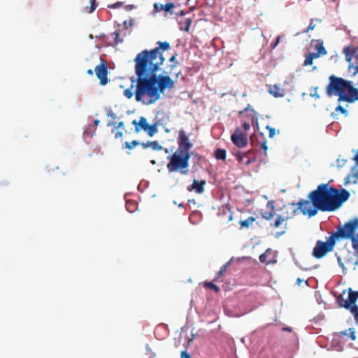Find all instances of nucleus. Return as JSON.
<instances>
[{"label":"nucleus","mask_w":358,"mask_h":358,"mask_svg":"<svg viewBox=\"0 0 358 358\" xmlns=\"http://www.w3.org/2000/svg\"><path fill=\"white\" fill-rule=\"evenodd\" d=\"M158 47L151 50L141 51L134 59L137 78H131L130 88L123 92L128 99L135 95L136 101L150 105L160 98L156 87L155 73L159 70L160 65L164 61L162 53L169 48V43L158 42Z\"/></svg>","instance_id":"obj_1"},{"label":"nucleus","mask_w":358,"mask_h":358,"mask_svg":"<svg viewBox=\"0 0 358 358\" xmlns=\"http://www.w3.org/2000/svg\"><path fill=\"white\" fill-rule=\"evenodd\" d=\"M350 197V193L345 189L338 190L334 187H329V183H322L317 189L312 191L309 201L301 199L297 203L302 214L308 217L315 216L318 210L322 212L334 211L339 208Z\"/></svg>","instance_id":"obj_2"},{"label":"nucleus","mask_w":358,"mask_h":358,"mask_svg":"<svg viewBox=\"0 0 358 358\" xmlns=\"http://www.w3.org/2000/svg\"><path fill=\"white\" fill-rule=\"evenodd\" d=\"M329 83L326 88L327 94L331 96H338V101L353 103L358 100V90L352 85L350 81L334 75L329 76Z\"/></svg>","instance_id":"obj_3"},{"label":"nucleus","mask_w":358,"mask_h":358,"mask_svg":"<svg viewBox=\"0 0 358 358\" xmlns=\"http://www.w3.org/2000/svg\"><path fill=\"white\" fill-rule=\"evenodd\" d=\"M351 229L350 227L347 229V232L344 229H338L327 238L326 242L317 241L313 248V255L317 259L323 257L334 249L336 240L340 239V237H348L352 233Z\"/></svg>","instance_id":"obj_4"},{"label":"nucleus","mask_w":358,"mask_h":358,"mask_svg":"<svg viewBox=\"0 0 358 358\" xmlns=\"http://www.w3.org/2000/svg\"><path fill=\"white\" fill-rule=\"evenodd\" d=\"M193 148L192 143L189 141V136L180 130V172L187 173V171L184 170L189 166V159L193 155L190 150Z\"/></svg>","instance_id":"obj_5"},{"label":"nucleus","mask_w":358,"mask_h":358,"mask_svg":"<svg viewBox=\"0 0 358 358\" xmlns=\"http://www.w3.org/2000/svg\"><path fill=\"white\" fill-rule=\"evenodd\" d=\"M345 295V292L341 294L337 299L338 303L340 306L350 310L351 313L354 316L356 324H358V306H352L358 299V292L352 291V289L350 288L346 297Z\"/></svg>","instance_id":"obj_6"},{"label":"nucleus","mask_w":358,"mask_h":358,"mask_svg":"<svg viewBox=\"0 0 358 358\" xmlns=\"http://www.w3.org/2000/svg\"><path fill=\"white\" fill-rule=\"evenodd\" d=\"M343 53L345 59L350 63L348 65V71H355L358 69V48L349 45L343 49Z\"/></svg>","instance_id":"obj_7"},{"label":"nucleus","mask_w":358,"mask_h":358,"mask_svg":"<svg viewBox=\"0 0 358 358\" xmlns=\"http://www.w3.org/2000/svg\"><path fill=\"white\" fill-rule=\"evenodd\" d=\"M316 44L315 45V50L316 52H310L306 56V59L303 62V66H309L313 64L314 59L319 58L321 55H326L327 52L324 47L322 41H315Z\"/></svg>","instance_id":"obj_8"},{"label":"nucleus","mask_w":358,"mask_h":358,"mask_svg":"<svg viewBox=\"0 0 358 358\" xmlns=\"http://www.w3.org/2000/svg\"><path fill=\"white\" fill-rule=\"evenodd\" d=\"M132 124L135 126L136 132H138L140 130L138 127V126H139L140 128L147 132L150 136H152L157 131L156 124H149L146 118L144 117H141L138 122L136 120H133Z\"/></svg>","instance_id":"obj_9"},{"label":"nucleus","mask_w":358,"mask_h":358,"mask_svg":"<svg viewBox=\"0 0 358 358\" xmlns=\"http://www.w3.org/2000/svg\"><path fill=\"white\" fill-rule=\"evenodd\" d=\"M233 154L239 163L243 164L246 166L256 161L255 152L253 150H250L243 152L237 150L233 152Z\"/></svg>","instance_id":"obj_10"},{"label":"nucleus","mask_w":358,"mask_h":358,"mask_svg":"<svg viewBox=\"0 0 358 358\" xmlns=\"http://www.w3.org/2000/svg\"><path fill=\"white\" fill-rule=\"evenodd\" d=\"M296 204L294 203L284 205L280 209V213L277 215L288 222V220L292 219L296 215L298 210H300L299 206L296 208Z\"/></svg>","instance_id":"obj_11"},{"label":"nucleus","mask_w":358,"mask_h":358,"mask_svg":"<svg viewBox=\"0 0 358 358\" xmlns=\"http://www.w3.org/2000/svg\"><path fill=\"white\" fill-rule=\"evenodd\" d=\"M270 227L274 229H279L276 231L275 236L279 238L284 235L288 229L287 221L276 215L273 222L270 223Z\"/></svg>","instance_id":"obj_12"},{"label":"nucleus","mask_w":358,"mask_h":358,"mask_svg":"<svg viewBox=\"0 0 358 358\" xmlns=\"http://www.w3.org/2000/svg\"><path fill=\"white\" fill-rule=\"evenodd\" d=\"M94 72L96 77L100 80V84L101 85H106L108 83V68L106 61L101 59V63L94 68Z\"/></svg>","instance_id":"obj_13"},{"label":"nucleus","mask_w":358,"mask_h":358,"mask_svg":"<svg viewBox=\"0 0 358 358\" xmlns=\"http://www.w3.org/2000/svg\"><path fill=\"white\" fill-rule=\"evenodd\" d=\"M155 80H156V87L158 90V94H160L161 92H164V91L167 88H172L173 87V81L171 79L170 77L166 76H157L155 74Z\"/></svg>","instance_id":"obj_14"},{"label":"nucleus","mask_w":358,"mask_h":358,"mask_svg":"<svg viewBox=\"0 0 358 358\" xmlns=\"http://www.w3.org/2000/svg\"><path fill=\"white\" fill-rule=\"evenodd\" d=\"M231 141L238 148H244L248 145V138L245 134L240 129H236L231 136Z\"/></svg>","instance_id":"obj_15"},{"label":"nucleus","mask_w":358,"mask_h":358,"mask_svg":"<svg viewBox=\"0 0 358 358\" xmlns=\"http://www.w3.org/2000/svg\"><path fill=\"white\" fill-rule=\"evenodd\" d=\"M169 162L167 164V169L169 172L179 170V151L176 150L172 155L167 157Z\"/></svg>","instance_id":"obj_16"},{"label":"nucleus","mask_w":358,"mask_h":358,"mask_svg":"<svg viewBox=\"0 0 358 358\" xmlns=\"http://www.w3.org/2000/svg\"><path fill=\"white\" fill-rule=\"evenodd\" d=\"M259 261L262 263L271 264L275 263L277 259L271 249L268 248L259 256Z\"/></svg>","instance_id":"obj_17"},{"label":"nucleus","mask_w":358,"mask_h":358,"mask_svg":"<svg viewBox=\"0 0 358 358\" xmlns=\"http://www.w3.org/2000/svg\"><path fill=\"white\" fill-rule=\"evenodd\" d=\"M206 185L205 180H197L194 179L192 184L187 187V189L190 192H194L197 194H201L204 192V185Z\"/></svg>","instance_id":"obj_18"},{"label":"nucleus","mask_w":358,"mask_h":358,"mask_svg":"<svg viewBox=\"0 0 358 358\" xmlns=\"http://www.w3.org/2000/svg\"><path fill=\"white\" fill-rule=\"evenodd\" d=\"M81 4L83 6V11L87 13H91L96 7V0H82Z\"/></svg>","instance_id":"obj_19"},{"label":"nucleus","mask_w":358,"mask_h":358,"mask_svg":"<svg viewBox=\"0 0 358 358\" xmlns=\"http://www.w3.org/2000/svg\"><path fill=\"white\" fill-rule=\"evenodd\" d=\"M255 136L251 137V142L252 145H255L254 141ZM255 138H258V143H259L260 148L264 151L265 155H266L268 150V146L266 144V141L264 140V136L262 133H259V134L255 136Z\"/></svg>","instance_id":"obj_20"},{"label":"nucleus","mask_w":358,"mask_h":358,"mask_svg":"<svg viewBox=\"0 0 358 358\" xmlns=\"http://www.w3.org/2000/svg\"><path fill=\"white\" fill-rule=\"evenodd\" d=\"M268 92L274 97H282L285 95V91L283 89L278 85H269Z\"/></svg>","instance_id":"obj_21"},{"label":"nucleus","mask_w":358,"mask_h":358,"mask_svg":"<svg viewBox=\"0 0 358 358\" xmlns=\"http://www.w3.org/2000/svg\"><path fill=\"white\" fill-rule=\"evenodd\" d=\"M260 214L263 219L268 221L271 220L275 215L276 216L275 210L264 211L261 210Z\"/></svg>","instance_id":"obj_22"},{"label":"nucleus","mask_w":358,"mask_h":358,"mask_svg":"<svg viewBox=\"0 0 358 358\" xmlns=\"http://www.w3.org/2000/svg\"><path fill=\"white\" fill-rule=\"evenodd\" d=\"M256 220V218L254 217H249L245 220H241L239 222V224L242 228H248L250 227L252 223Z\"/></svg>","instance_id":"obj_23"},{"label":"nucleus","mask_w":358,"mask_h":358,"mask_svg":"<svg viewBox=\"0 0 358 358\" xmlns=\"http://www.w3.org/2000/svg\"><path fill=\"white\" fill-rule=\"evenodd\" d=\"M226 150L224 149L218 148L215 151V157L217 159L225 160Z\"/></svg>","instance_id":"obj_24"},{"label":"nucleus","mask_w":358,"mask_h":358,"mask_svg":"<svg viewBox=\"0 0 358 358\" xmlns=\"http://www.w3.org/2000/svg\"><path fill=\"white\" fill-rule=\"evenodd\" d=\"M203 286L206 288H209L214 290L217 293L220 292V288L218 287V286H217L212 282H205Z\"/></svg>","instance_id":"obj_25"},{"label":"nucleus","mask_w":358,"mask_h":358,"mask_svg":"<svg viewBox=\"0 0 358 358\" xmlns=\"http://www.w3.org/2000/svg\"><path fill=\"white\" fill-rule=\"evenodd\" d=\"M192 22V20L190 17H185L184 20H180V23H183L185 24V27L183 28L185 31H189Z\"/></svg>","instance_id":"obj_26"},{"label":"nucleus","mask_w":358,"mask_h":358,"mask_svg":"<svg viewBox=\"0 0 358 358\" xmlns=\"http://www.w3.org/2000/svg\"><path fill=\"white\" fill-rule=\"evenodd\" d=\"M139 142L136 140H134L131 142H125L124 148L129 150L133 149L136 145H139Z\"/></svg>","instance_id":"obj_27"},{"label":"nucleus","mask_w":358,"mask_h":358,"mask_svg":"<svg viewBox=\"0 0 358 358\" xmlns=\"http://www.w3.org/2000/svg\"><path fill=\"white\" fill-rule=\"evenodd\" d=\"M149 148H151L153 150H159L162 149V146L157 141H149Z\"/></svg>","instance_id":"obj_28"},{"label":"nucleus","mask_w":358,"mask_h":358,"mask_svg":"<svg viewBox=\"0 0 358 358\" xmlns=\"http://www.w3.org/2000/svg\"><path fill=\"white\" fill-rule=\"evenodd\" d=\"M174 7V5L173 3H167L165 5L161 4L160 5V10H164L166 12H169Z\"/></svg>","instance_id":"obj_29"},{"label":"nucleus","mask_w":358,"mask_h":358,"mask_svg":"<svg viewBox=\"0 0 358 358\" xmlns=\"http://www.w3.org/2000/svg\"><path fill=\"white\" fill-rule=\"evenodd\" d=\"M315 20L317 21V20L311 19L308 27L303 31V33L307 34L310 31L313 30L315 28V24L314 23Z\"/></svg>","instance_id":"obj_30"},{"label":"nucleus","mask_w":358,"mask_h":358,"mask_svg":"<svg viewBox=\"0 0 358 358\" xmlns=\"http://www.w3.org/2000/svg\"><path fill=\"white\" fill-rule=\"evenodd\" d=\"M227 264H224L223 265L220 270L219 271V272L217 273L214 280H218L219 278L224 274V273L226 271V269H227Z\"/></svg>","instance_id":"obj_31"},{"label":"nucleus","mask_w":358,"mask_h":358,"mask_svg":"<svg viewBox=\"0 0 358 358\" xmlns=\"http://www.w3.org/2000/svg\"><path fill=\"white\" fill-rule=\"evenodd\" d=\"M177 206V201L176 199H173L172 198V196L169 199V201L167 203V208L169 210H172V207L174 206L176 208V206Z\"/></svg>","instance_id":"obj_32"},{"label":"nucleus","mask_w":358,"mask_h":358,"mask_svg":"<svg viewBox=\"0 0 358 358\" xmlns=\"http://www.w3.org/2000/svg\"><path fill=\"white\" fill-rule=\"evenodd\" d=\"M266 129L268 130V136L270 138H273L275 134V129L274 128L271 127L270 126H266Z\"/></svg>","instance_id":"obj_33"},{"label":"nucleus","mask_w":358,"mask_h":358,"mask_svg":"<svg viewBox=\"0 0 358 358\" xmlns=\"http://www.w3.org/2000/svg\"><path fill=\"white\" fill-rule=\"evenodd\" d=\"M336 111H339L340 113H343V114H345V115H348V111L341 106H338L336 108Z\"/></svg>","instance_id":"obj_34"},{"label":"nucleus","mask_w":358,"mask_h":358,"mask_svg":"<svg viewBox=\"0 0 358 358\" xmlns=\"http://www.w3.org/2000/svg\"><path fill=\"white\" fill-rule=\"evenodd\" d=\"M267 208H270V210H275V206H274V201L271 200L267 202L266 204Z\"/></svg>","instance_id":"obj_35"},{"label":"nucleus","mask_w":358,"mask_h":358,"mask_svg":"<svg viewBox=\"0 0 358 358\" xmlns=\"http://www.w3.org/2000/svg\"><path fill=\"white\" fill-rule=\"evenodd\" d=\"M180 358H191V355L184 350L180 352Z\"/></svg>","instance_id":"obj_36"},{"label":"nucleus","mask_w":358,"mask_h":358,"mask_svg":"<svg viewBox=\"0 0 358 358\" xmlns=\"http://www.w3.org/2000/svg\"><path fill=\"white\" fill-rule=\"evenodd\" d=\"M113 35L115 36V43H118L119 42H121V40H119L118 38L120 36V31H115Z\"/></svg>","instance_id":"obj_37"},{"label":"nucleus","mask_w":358,"mask_h":358,"mask_svg":"<svg viewBox=\"0 0 358 358\" xmlns=\"http://www.w3.org/2000/svg\"><path fill=\"white\" fill-rule=\"evenodd\" d=\"M350 337L352 341H355L356 339L355 332V331L352 329H350Z\"/></svg>","instance_id":"obj_38"},{"label":"nucleus","mask_w":358,"mask_h":358,"mask_svg":"<svg viewBox=\"0 0 358 358\" xmlns=\"http://www.w3.org/2000/svg\"><path fill=\"white\" fill-rule=\"evenodd\" d=\"M317 87H315V92L311 94V96L315 97V99H319L320 96L317 92Z\"/></svg>","instance_id":"obj_39"},{"label":"nucleus","mask_w":358,"mask_h":358,"mask_svg":"<svg viewBox=\"0 0 358 358\" xmlns=\"http://www.w3.org/2000/svg\"><path fill=\"white\" fill-rule=\"evenodd\" d=\"M243 127L245 131H248L250 128V124L248 122H244L243 124Z\"/></svg>","instance_id":"obj_40"},{"label":"nucleus","mask_w":358,"mask_h":358,"mask_svg":"<svg viewBox=\"0 0 358 358\" xmlns=\"http://www.w3.org/2000/svg\"><path fill=\"white\" fill-rule=\"evenodd\" d=\"M123 136V134L122 131H117L115 135V138H122Z\"/></svg>","instance_id":"obj_41"},{"label":"nucleus","mask_w":358,"mask_h":358,"mask_svg":"<svg viewBox=\"0 0 358 358\" xmlns=\"http://www.w3.org/2000/svg\"><path fill=\"white\" fill-rule=\"evenodd\" d=\"M141 145L142 147L144 148V149H146L148 148H149V141L146 142V143H141Z\"/></svg>","instance_id":"obj_42"},{"label":"nucleus","mask_w":358,"mask_h":358,"mask_svg":"<svg viewBox=\"0 0 358 358\" xmlns=\"http://www.w3.org/2000/svg\"><path fill=\"white\" fill-rule=\"evenodd\" d=\"M154 10L155 12H159L161 10L160 8H159V6L157 3L154 4Z\"/></svg>","instance_id":"obj_43"},{"label":"nucleus","mask_w":358,"mask_h":358,"mask_svg":"<svg viewBox=\"0 0 358 358\" xmlns=\"http://www.w3.org/2000/svg\"><path fill=\"white\" fill-rule=\"evenodd\" d=\"M280 40V37L278 36L277 38H276L275 43L272 45V47L275 48L278 45V43H279Z\"/></svg>","instance_id":"obj_44"},{"label":"nucleus","mask_w":358,"mask_h":358,"mask_svg":"<svg viewBox=\"0 0 358 358\" xmlns=\"http://www.w3.org/2000/svg\"><path fill=\"white\" fill-rule=\"evenodd\" d=\"M282 331L290 332V331H292V329L289 327H286L282 328Z\"/></svg>","instance_id":"obj_45"},{"label":"nucleus","mask_w":358,"mask_h":358,"mask_svg":"<svg viewBox=\"0 0 358 358\" xmlns=\"http://www.w3.org/2000/svg\"><path fill=\"white\" fill-rule=\"evenodd\" d=\"M87 74L92 76L93 75V71L92 69H88L87 71Z\"/></svg>","instance_id":"obj_46"},{"label":"nucleus","mask_w":358,"mask_h":358,"mask_svg":"<svg viewBox=\"0 0 358 358\" xmlns=\"http://www.w3.org/2000/svg\"><path fill=\"white\" fill-rule=\"evenodd\" d=\"M118 127H124V122H120L118 123Z\"/></svg>","instance_id":"obj_47"},{"label":"nucleus","mask_w":358,"mask_h":358,"mask_svg":"<svg viewBox=\"0 0 358 358\" xmlns=\"http://www.w3.org/2000/svg\"><path fill=\"white\" fill-rule=\"evenodd\" d=\"M176 59V55H173L170 57L169 61L173 62Z\"/></svg>","instance_id":"obj_48"},{"label":"nucleus","mask_w":358,"mask_h":358,"mask_svg":"<svg viewBox=\"0 0 358 358\" xmlns=\"http://www.w3.org/2000/svg\"><path fill=\"white\" fill-rule=\"evenodd\" d=\"M99 120H94V124H95V126H98V125H99Z\"/></svg>","instance_id":"obj_49"},{"label":"nucleus","mask_w":358,"mask_h":358,"mask_svg":"<svg viewBox=\"0 0 358 358\" xmlns=\"http://www.w3.org/2000/svg\"><path fill=\"white\" fill-rule=\"evenodd\" d=\"M110 115L111 116V117H113V118H114V119H115V118L117 117H116V115H115V114H114V113H110Z\"/></svg>","instance_id":"obj_50"},{"label":"nucleus","mask_w":358,"mask_h":358,"mask_svg":"<svg viewBox=\"0 0 358 358\" xmlns=\"http://www.w3.org/2000/svg\"><path fill=\"white\" fill-rule=\"evenodd\" d=\"M184 15V13L182 10H180V15Z\"/></svg>","instance_id":"obj_51"},{"label":"nucleus","mask_w":358,"mask_h":358,"mask_svg":"<svg viewBox=\"0 0 358 358\" xmlns=\"http://www.w3.org/2000/svg\"><path fill=\"white\" fill-rule=\"evenodd\" d=\"M356 176L358 177V173H357Z\"/></svg>","instance_id":"obj_52"}]
</instances>
